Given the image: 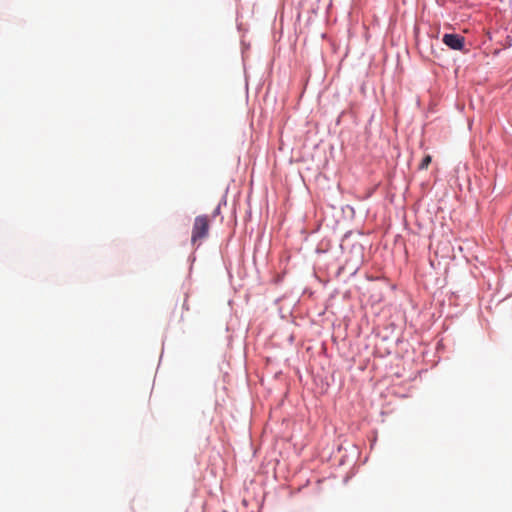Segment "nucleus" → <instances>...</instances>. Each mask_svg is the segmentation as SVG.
Wrapping results in <instances>:
<instances>
[{
	"mask_svg": "<svg viewBox=\"0 0 512 512\" xmlns=\"http://www.w3.org/2000/svg\"><path fill=\"white\" fill-rule=\"evenodd\" d=\"M209 228L208 217L206 215L197 216L193 223L191 243L193 245H200L201 241L208 237Z\"/></svg>",
	"mask_w": 512,
	"mask_h": 512,
	"instance_id": "obj_1",
	"label": "nucleus"
},
{
	"mask_svg": "<svg viewBox=\"0 0 512 512\" xmlns=\"http://www.w3.org/2000/svg\"><path fill=\"white\" fill-rule=\"evenodd\" d=\"M442 41L453 50H462L464 46V37L458 34H444Z\"/></svg>",
	"mask_w": 512,
	"mask_h": 512,
	"instance_id": "obj_2",
	"label": "nucleus"
},
{
	"mask_svg": "<svg viewBox=\"0 0 512 512\" xmlns=\"http://www.w3.org/2000/svg\"><path fill=\"white\" fill-rule=\"evenodd\" d=\"M431 161H432V157L430 155H426L422 159L421 163L419 164V169L420 170H426L429 167Z\"/></svg>",
	"mask_w": 512,
	"mask_h": 512,
	"instance_id": "obj_3",
	"label": "nucleus"
},
{
	"mask_svg": "<svg viewBox=\"0 0 512 512\" xmlns=\"http://www.w3.org/2000/svg\"><path fill=\"white\" fill-rule=\"evenodd\" d=\"M220 204L215 208L214 212H213V217H216L217 215L220 214Z\"/></svg>",
	"mask_w": 512,
	"mask_h": 512,
	"instance_id": "obj_4",
	"label": "nucleus"
}]
</instances>
